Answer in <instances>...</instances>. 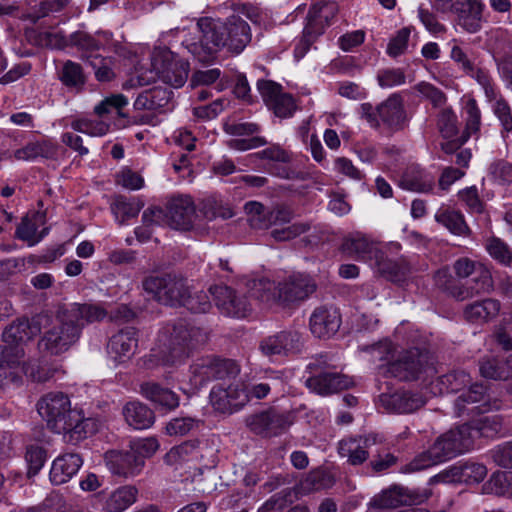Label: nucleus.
Listing matches in <instances>:
<instances>
[{
	"mask_svg": "<svg viewBox=\"0 0 512 512\" xmlns=\"http://www.w3.org/2000/svg\"><path fill=\"white\" fill-rule=\"evenodd\" d=\"M43 224V217L35 214L32 217L22 219L16 230V236L26 242L29 246L39 243L49 232L47 227L38 231L39 225Z\"/></svg>",
	"mask_w": 512,
	"mask_h": 512,
	"instance_id": "39",
	"label": "nucleus"
},
{
	"mask_svg": "<svg viewBox=\"0 0 512 512\" xmlns=\"http://www.w3.org/2000/svg\"><path fill=\"white\" fill-rule=\"evenodd\" d=\"M371 353L374 359L387 362L388 373L400 380H414L433 370L429 355L419 349L402 351L395 358L396 347L389 340L373 345Z\"/></svg>",
	"mask_w": 512,
	"mask_h": 512,
	"instance_id": "4",
	"label": "nucleus"
},
{
	"mask_svg": "<svg viewBox=\"0 0 512 512\" xmlns=\"http://www.w3.org/2000/svg\"><path fill=\"white\" fill-rule=\"evenodd\" d=\"M151 75L141 84H149L158 77L162 82L174 87H182L188 78L189 63L167 48H155L151 55Z\"/></svg>",
	"mask_w": 512,
	"mask_h": 512,
	"instance_id": "6",
	"label": "nucleus"
},
{
	"mask_svg": "<svg viewBox=\"0 0 512 512\" xmlns=\"http://www.w3.org/2000/svg\"><path fill=\"white\" fill-rule=\"evenodd\" d=\"M59 78L67 87L79 88L85 83V76L81 65L71 60L63 64Z\"/></svg>",
	"mask_w": 512,
	"mask_h": 512,
	"instance_id": "49",
	"label": "nucleus"
},
{
	"mask_svg": "<svg viewBox=\"0 0 512 512\" xmlns=\"http://www.w3.org/2000/svg\"><path fill=\"white\" fill-rule=\"evenodd\" d=\"M83 464L79 454L65 453L54 459L50 469V481L55 485H61L72 479Z\"/></svg>",
	"mask_w": 512,
	"mask_h": 512,
	"instance_id": "27",
	"label": "nucleus"
},
{
	"mask_svg": "<svg viewBox=\"0 0 512 512\" xmlns=\"http://www.w3.org/2000/svg\"><path fill=\"white\" fill-rule=\"evenodd\" d=\"M138 494L135 486L123 485L109 492L102 491L96 498L103 511L124 512L137 501Z\"/></svg>",
	"mask_w": 512,
	"mask_h": 512,
	"instance_id": "19",
	"label": "nucleus"
},
{
	"mask_svg": "<svg viewBox=\"0 0 512 512\" xmlns=\"http://www.w3.org/2000/svg\"><path fill=\"white\" fill-rule=\"evenodd\" d=\"M200 447L194 442H184L170 449L165 455V461L175 469L187 465L188 468L196 467L202 458Z\"/></svg>",
	"mask_w": 512,
	"mask_h": 512,
	"instance_id": "31",
	"label": "nucleus"
},
{
	"mask_svg": "<svg viewBox=\"0 0 512 512\" xmlns=\"http://www.w3.org/2000/svg\"><path fill=\"white\" fill-rule=\"evenodd\" d=\"M405 74L399 68L385 69L377 75L378 84L382 88H392L405 83Z\"/></svg>",
	"mask_w": 512,
	"mask_h": 512,
	"instance_id": "63",
	"label": "nucleus"
},
{
	"mask_svg": "<svg viewBox=\"0 0 512 512\" xmlns=\"http://www.w3.org/2000/svg\"><path fill=\"white\" fill-rule=\"evenodd\" d=\"M487 468L480 463L466 462L453 465L449 469L434 476L431 480L436 482H458L465 484H477L484 480Z\"/></svg>",
	"mask_w": 512,
	"mask_h": 512,
	"instance_id": "17",
	"label": "nucleus"
},
{
	"mask_svg": "<svg viewBox=\"0 0 512 512\" xmlns=\"http://www.w3.org/2000/svg\"><path fill=\"white\" fill-rule=\"evenodd\" d=\"M247 427L255 434L271 437L281 433L287 424L286 418L274 410L262 411L245 419Z\"/></svg>",
	"mask_w": 512,
	"mask_h": 512,
	"instance_id": "22",
	"label": "nucleus"
},
{
	"mask_svg": "<svg viewBox=\"0 0 512 512\" xmlns=\"http://www.w3.org/2000/svg\"><path fill=\"white\" fill-rule=\"evenodd\" d=\"M341 324V318L336 308L320 307L310 317L311 332L318 338L330 337L335 334Z\"/></svg>",
	"mask_w": 512,
	"mask_h": 512,
	"instance_id": "26",
	"label": "nucleus"
},
{
	"mask_svg": "<svg viewBox=\"0 0 512 512\" xmlns=\"http://www.w3.org/2000/svg\"><path fill=\"white\" fill-rule=\"evenodd\" d=\"M440 463L442 462L440 458L435 457V450L431 445L428 450L418 454L413 458V460L402 466L400 472L404 474L414 473L425 470Z\"/></svg>",
	"mask_w": 512,
	"mask_h": 512,
	"instance_id": "48",
	"label": "nucleus"
},
{
	"mask_svg": "<svg viewBox=\"0 0 512 512\" xmlns=\"http://www.w3.org/2000/svg\"><path fill=\"white\" fill-rule=\"evenodd\" d=\"M489 172L493 180L499 184L512 182V165L506 161L492 163Z\"/></svg>",
	"mask_w": 512,
	"mask_h": 512,
	"instance_id": "64",
	"label": "nucleus"
},
{
	"mask_svg": "<svg viewBox=\"0 0 512 512\" xmlns=\"http://www.w3.org/2000/svg\"><path fill=\"white\" fill-rule=\"evenodd\" d=\"M360 114L374 128L379 127L382 122L390 129L400 130L406 122L403 100L397 93L389 96L377 107H373L370 103H362Z\"/></svg>",
	"mask_w": 512,
	"mask_h": 512,
	"instance_id": "8",
	"label": "nucleus"
},
{
	"mask_svg": "<svg viewBox=\"0 0 512 512\" xmlns=\"http://www.w3.org/2000/svg\"><path fill=\"white\" fill-rule=\"evenodd\" d=\"M486 249L489 255L499 263L507 266L512 264V251L501 239L493 237L487 240Z\"/></svg>",
	"mask_w": 512,
	"mask_h": 512,
	"instance_id": "51",
	"label": "nucleus"
},
{
	"mask_svg": "<svg viewBox=\"0 0 512 512\" xmlns=\"http://www.w3.org/2000/svg\"><path fill=\"white\" fill-rule=\"evenodd\" d=\"M212 294L217 307L222 313H240L243 307L235 309L231 304L236 294L234 290L225 285H216L209 289Z\"/></svg>",
	"mask_w": 512,
	"mask_h": 512,
	"instance_id": "45",
	"label": "nucleus"
},
{
	"mask_svg": "<svg viewBox=\"0 0 512 512\" xmlns=\"http://www.w3.org/2000/svg\"><path fill=\"white\" fill-rule=\"evenodd\" d=\"M137 331L133 327H127L114 334L107 345V352L111 360L116 364L128 361L137 348Z\"/></svg>",
	"mask_w": 512,
	"mask_h": 512,
	"instance_id": "21",
	"label": "nucleus"
},
{
	"mask_svg": "<svg viewBox=\"0 0 512 512\" xmlns=\"http://www.w3.org/2000/svg\"><path fill=\"white\" fill-rule=\"evenodd\" d=\"M435 457L446 462L472 449V436L469 425H460L440 435L432 444Z\"/></svg>",
	"mask_w": 512,
	"mask_h": 512,
	"instance_id": "12",
	"label": "nucleus"
},
{
	"mask_svg": "<svg viewBox=\"0 0 512 512\" xmlns=\"http://www.w3.org/2000/svg\"><path fill=\"white\" fill-rule=\"evenodd\" d=\"M493 111L496 117L501 122L503 128L510 132L512 131V111L508 103L498 93L497 98L493 99Z\"/></svg>",
	"mask_w": 512,
	"mask_h": 512,
	"instance_id": "62",
	"label": "nucleus"
},
{
	"mask_svg": "<svg viewBox=\"0 0 512 512\" xmlns=\"http://www.w3.org/2000/svg\"><path fill=\"white\" fill-rule=\"evenodd\" d=\"M381 401L396 413H411L425 404V399L420 393L410 391L396 392L391 395H382Z\"/></svg>",
	"mask_w": 512,
	"mask_h": 512,
	"instance_id": "35",
	"label": "nucleus"
},
{
	"mask_svg": "<svg viewBox=\"0 0 512 512\" xmlns=\"http://www.w3.org/2000/svg\"><path fill=\"white\" fill-rule=\"evenodd\" d=\"M123 415L127 424L137 430L151 427L155 420L154 412L138 401L127 403L123 408Z\"/></svg>",
	"mask_w": 512,
	"mask_h": 512,
	"instance_id": "36",
	"label": "nucleus"
},
{
	"mask_svg": "<svg viewBox=\"0 0 512 512\" xmlns=\"http://www.w3.org/2000/svg\"><path fill=\"white\" fill-rule=\"evenodd\" d=\"M39 415L53 432L63 434L64 441L77 444L96 431V422L85 418L82 411L71 408V402L62 392L48 393L37 404Z\"/></svg>",
	"mask_w": 512,
	"mask_h": 512,
	"instance_id": "2",
	"label": "nucleus"
},
{
	"mask_svg": "<svg viewBox=\"0 0 512 512\" xmlns=\"http://www.w3.org/2000/svg\"><path fill=\"white\" fill-rule=\"evenodd\" d=\"M316 289V284L308 275L291 276L278 286V298L282 302H295L306 299Z\"/></svg>",
	"mask_w": 512,
	"mask_h": 512,
	"instance_id": "24",
	"label": "nucleus"
},
{
	"mask_svg": "<svg viewBox=\"0 0 512 512\" xmlns=\"http://www.w3.org/2000/svg\"><path fill=\"white\" fill-rule=\"evenodd\" d=\"M158 448V440L154 437L139 438L130 443V450L142 461L154 455Z\"/></svg>",
	"mask_w": 512,
	"mask_h": 512,
	"instance_id": "54",
	"label": "nucleus"
},
{
	"mask_svg": "<svg viewBox=\"0 0 512 512\" xmlns=\"http://www.w3.org/2000/svg\"><path fill=\"white\" fill-rule=\"evenodd\" d=\"M41 332L40 316L28 319H17L8 325L2 332L3 347L23 348V345L31 341Z\"/></svg>",
	"mask_w": 512,
	"mask_h": 512,
	"instance_id": "16",
	"label": "nucleus"
},
{
	"mask_svg": "<svg viewBox=\"0 0 512 512\" xmlns=\"http://www.w3.org/2000/svg\"><path fill=\"white\" fill-rule=\"evenodd\" d=\"M167 216L171 227L179 230H188L196 216L192 199L189 196L173 198L169 203Z\"/></svg>",
	"mask_w": 512,
	"mask_h": 512,
	"instance_id": "25",
	"label": "nucleus"
},
{
	"mask_svg": "<svg viewBox=\"0 0 512 512\" xmlns=\"http://www.w3.org/2000/svg\"><path fill=\"white\" fill-rule=\"evenodd\" d=\"M306 384L311 391L319 395H328L347 389L350 387L351 381L338 373H322L307 379Z\"/></svg>",
	"mask_w": 512,
	"mask_h": 512,
	"instance_id": "33",
	"label": "nucleus"
},
{
	"mask_svg": "<svg viewBox=\"0 0 512 512\" xmlns=\"http://www.w3.org/2000/svg\"><path fill=\"white\" fill-rule=\"evenodd\" d=\"M69 45L76 48L81 58L88 62L94 59L95 55H99L98 51L101 49L113 51L119 56L124 55V47L113 39L109 31H98L95 35L85 31L73 32L69 36Z\"/></svg>",
	"mask_w": 512,
	"mask_h": 512,
	"instance_id": "10",
	"label": "nucleus"
},
{
	"mask_svg": "<svg viewBox=\"0 0 512 512\" xmlns=\"http://www.w3.org/2000/svg\"><path fill=\"white\" fill-rule=\"evenodd\" d=\"M439 383L445 387L446 392H461L471 384V378L463 370L453 371L439 378Z\"/></svg>",
	"mask_w": 512,
	"mask_h": 512,
	"instance_id": "50",
	"label": "nucleus"
},
{
	"mask_svg": "<svg viewBox=\"0 0 512 512\" xmlns=\"http://www.w3.org/2000/svg\"><path fill=\"white\" fill-rule=\"evenodd\" d=\"M480 373L483 377L494 380H505L510 377L506 363L500 365L496 359H487L480 364Z\"/></svg>",
	"mask_w": 512,
	"mask_h": 512,
	"instance_id": "56",
	"label": "nucleus"
},
{
	"mask_svg": "<svg viewBox=\"0 0 512 512\" xmlns=\"http://www.w3.org/2000/svg\"><path fill=\"white\" fill-rule=\"evenodd\" d=\"M206 341L201 329L185 321L165 325L158 334V349L151 357L157 358L162 366L172 367L184 362L192 349Z\"/></svg>",
	"mask_w": 512,
	"mask_h": 512,
	"instance_id": "3",
	"label": "nucleus"
},
{
	"mask_svg": "<svg viewBox=\"0 0 512 512\" xmlns=\"http://www.w3.org/2000/svg\"><path fill=\"white\" fill-rule=\"evenodd\" d=\"M338 11L335 2H320L313 5L307 14L306 25L304 27L305 36L318 37L326 27L331 24V20Z\"/></svg>",
	"mask_w": 512,
	"mask_h": 512,
	"instance_id": "23",
	"label": "nucleus"
},
{
	"mask_svg": "<svg viewBox=\"0 0 512 512\" xmlns=\"http://www.w3.org/2000/svg\"><path fill=\"white\" fill-rule=\"evenodd\" d=\"M64 314L72 323L85 324L102 321L108 315L106 309L99 304L72 303L61 308Z\"/></svg>",
	"mask_w": 512,
	"mask_h": 512,
	"instance_id": "30",
	"label": "nucleus"
},
{
	"mask_svg": "<svg viewBox=\"0 0 512 512\" xmlns=\"http://www.w3.org/2000/svg\"><path fill=\"white\" fill-rule=\"evenodd\" d=\"M376 436L369 435L365 437L343 439L339 443V454L351 465H359L368 459L367 449L376 444Z\"/></svg>",
	"mask_w": 512,
	"mask_h": 512,
	"instance_id": "28",
	"label": "nucleus"
},
{
	"mask_svg": "<svg viewBox=\"0 0 512 512\" xmlns=\"http://www.w3.org/2000/svg\"><path fill=\"white\" fill-rule=\"evenodd\" d=\"M483 7L480 0H468L462 4L460 21L468 32L475 33L480 29Z\"/></svg>",
	"mask_w": 512,
	"mask_h": 512,
	"instance_id": "43",
	"label": "nucleus"
},
{
	"mask_svg": "<svg viewBox=\"0 0 512 512\" xmlns=\"http://www.w3.org/2000/svg\"><path fill=\"white\" fill-rule=\"evenodd\" d=\"M71 128L92 137H101L108 133L110 125L104 120L80 118L71 122Z\"/></svg>",
	"mask_w": 512,
	"mask_h": 512,
	"instance_id": "46",
	"label": "nucleus"
},
{
	"mask_svg": "<svg viewBox=\"0 0 512 512\" xmlns=\"http://www.w3.org/2000/svg\"><path fill=\"white\" fill-rule=\"evenodd\" d=\"M111 209L116 220L123 224L129 219L137 217L141 210V205L135 200L119 197L113 202Z\"/></svg>",
	"mask_w": 512,
	"mask_h": 512,
	"instance_id": "47",
	"label": "nucleus"
},
{
	"mask_svg": "<svg viewBox=\"0 0 512 512\" xmlns=\"http://www.w3.org/2000/svg\"><path fill=\"white\" fill-rule=\"evenodd\" d=\"M128 105V99L122 94H115L103 99L98 105L95 106V113L102 117L105 114L111 113L113 110L120 116L121 109Z\"/></svg>",
	"mask_w": 512,
	"mask_h": 512,
	"instance_id": "53",
	"label": "nucleus"
},
{
	"mask_svg": "<svg viewBox=\"0 0 512 512\" xmlns=\"http://www.w3.org/2000/svg\"><path fill=\"white\" fill-rule=\"evenodd\" d=\"M107 469L116 476L129 478L138 475L144 467V461L132 451H107L104 455Z\"/></svg>",
	"mask_w": 512,
	"mask_h": 512,
	"instance_id": "20",
	"label": "nucleus"
},
{
	"mask_svg": "<svg viewBox=\"0 0 512 512\" xmlns=\"http://www.w3.org/2000/svg\"><path fill=\"white\" fill-rule=\"evenodd\" d=\"M230 101L226 98H219L212 103L200 105L193 108L195 117L202 120H211L216 118L228 105Z\"/></svg>",
	"mask_w": 512,
	"mask_h": 512,
	"instance_id": "55",
	"label": "nucleus"
},
{
	"mask_svg": "<svg viewBox=\"0 0 512 512\" xmlns=\"http://www.w3.org/2000/svg\"><path fill=\"white\" fill-rule=\"evenodd\" d=\"M469 432L472 436V443L477 437L492 438L502 429V418L499 415H484L469 423Z\"/></svg>",
	"mask_w": 512,
	"mask_h": 512,
	"instance_id": "41",
	"label": "nucleus"
},
{
	"mask_svg": "<svg viewBox=\"0 0 512 512\" xmlns=\"http://www.w3.org/2000/svg\"><path fill=\"white\" fill-rule=\"evenodd\" d=\"M41 336L37 347L43 356H59L80 338L82 325L72 323L60 308L54 317L41 316Z\"/></svg>",
	"mask_w": 512,
	"mask_h": 512,
	"instance_id": "5",
	"label": "nucleus"
},
{
	"mask_svg": "<svg viewBox=\"0 0 512 512\" xmlns=\"http://www.w3.org/2000/svg\"><path fill=\"white\" fill-rule=\"evenodd\" d=\"M463 116L466 122L468 135L479 131L481 126V111L475 99H469L463 107Z\"/></svg>",
	"mask_w": 512,
	"mask_h": 512,
	"instance_id": "52",
	"label": "nucleus"
},
{
	"mask_svg": "<svg viewBox=\"0 0 512 512\" xmlns=\"http://www.w3.org/2000/svg\"><path fill=\"white\" fill-rule=\"evenodd\" d=\"M24 348L3 347L0 345V389L19 387L26 372Z\"/></svg>",
	"mask_w": 512,
	"mask_h": 512,
	"instance_id": "11",
	"label": "nucleus"
},
{
	"mask_svg": "<svg viewBox=\"0 0 512 512\" xmlns=\"http://www.w3.org/2000/svg\"><path fill=\"white\" fill-rule=\"evenodd\" d=\"M268 108L280 118H288L293 115L296 110L294 99L291 95L283 93Z\"/></svg>",
	"mask_w": 512,
	"mask_h": 512,
	"instance_id": "59",
	"label": "nucleus"
},
{
	"mask_svg": "<svg viewBox=\"0 0 512 512\" xmlns=\"http://www.w3.org/2000/svg\"><path fill=\"white\" fill-rule=\"evenodd\" d=\"M411 29L404 27L390 40L387 46V53L391 57H397L405 52L408 46Z\"/></svg>",
	"mask_w": 512,
	"mask_h": 512,
	"instance_id": "61",
	"label": "nucleus"
},
{
	"mask_svg": "<svg viewBox=\"0 0 512 512\" xmlns=\"http://www.w3.org/2000/svg\"><path fill=\"white\" fill-rule=\"evenodd\" d=\"M434 219L454 235L465 236L469 232V228L462 213L450 207L441 206L436 211Z\"/></svg>",
	"mask_w": 512,
	"mask_h": 512,
	"instance_id": "38",
	"label": "nucleus"
},
{
	"mask_svg": "<svg viewBox=\"0 0 512 512\" xmlns=\"http://www.w3.org/2000/svg\"><path fill=\"white\" fill-rule=\"evenodd\" d=\"M293 218V211L284 205H279L267 211V218L261 222V227L268 228L272 225H282L289 223Z\"/></svg>",
	"mask_w": 512,
	"mask_h": 512,
	"instance_id": "58",
	"label": "nucleus"
},
{
	"mask_svg": "<svg viewBox=\"0 0 512 512\" xmlns=\"http://www.w3.org/2000/svg\"><path fill=\"white\" fill-rule=\"evenodd\" d=\"M437 124L442 136L446 139H451V142L442 145V149L445 152H452L453 149L459 148L467 140V137L457 140L453 139L458 133V126L457 116L451 109H444L440 112Z\"/></svg>",
	"mask_w": 512,
	"mask_h": 512,
	"instance_id": "37",
	"label": "nucleus"
},
{
	"mask_svg": "<svg viewBox=\"0 0 512 512\" xmlns=\"http://www.w3.org/2000/svg\"><path fill=\"white\" fill-rule=\"evenodd\" d=\"M343 249L348 254L377 268L381 273H386L389 270L390 265L380 245L366 236L355 235L346 239Z\"/></svg>",
	"mask_w": 512,
	"mask_h": 512,
	"instance_id": "14",
	"label": "nucleus"
},
{
	"mask_svg": "<svg viewBox=\"0 0 512 512\" xmlns=\"http://www.w3.org/2000/svg\"><path fill=\"white\" fill-rule=\"evenodd\" d=\"M33 42L39 47L49 49H63L69 45V39L66 40L63 33L55 28L38 31L34 35Z\"/></svg>",
	"mask_w": 512,
	"mask_h": 512,
	"instance_id": "44",
	"label": "nucleus"
},
{
	"mask_svg": "<svg viewBox=\"0 0 512 512\" xmlns=\"http://www.w3.org/2000/svg\"><path fill=\"white\" fill-rule=\"evenodd\" d=\"M196 38L186 37L183 44L199 61L206 62L211 55L221 48L239 54L251 41L249 25L232 14L225 21L203 17L192 26Z\"/></svg>",
	"mask_w": 512,
	"mask_h": 512,
	"instance_id": "1",
	"label": "nucleus"
},
{
	"mask_svg": "<svg viewBox=\"0 0 512 512\" xmlns=\"http://www.w3.org/2000/svg\"><path fill=\"white\" fill-rule=\"evenodd\" d=\"M500 311V303L495 299L474 302L465 308V318L470 322L484 323L495 318Z\"/></svg>",
	"mask_w": 512,
	"mask_h": 512,
	"instance_id": "40",
	"label": "nucleus"
},
{
	"mask_svg": "<svg viewBox=\"0 0 512 512\" xmlns=\"http://www.w3.org/2000/svg\"><path fill=\"white\" fill-rule=\"evenodd\" d=\"M142 286L153 299L169 306H183L188 293L185 281L170 274L148 276Z\"/></svg>",
	"mask_w": 512,
	"mask_h": 512,
	"instance_id": "9",
	"label": "nucleus"
},
{
	"mask_svg": "<svg viewBox=\"0 0 512 512\" xmlns=\"http://www.w3.org/2000/svg\"><path fill=\"white\" fill-rule=\"evenodd\" d=\"M239 372L238 364L231 359L205 356L190 365L188 382L191 389H199L213 380L236 377Z\"/></svg>",
	"mask_w": 512,
	"mask_h": 512,
	"instance_id": "7",
	"label": "nucleus"
},
{
	"mask_svg": "<svg viewBox=\"0 0 512 512\" xmlns=\"http://www.w3.org/2000/svg\"><path fill=\"white\" fill-rule=\"evenodd\" d=\"M466 74L474 78L477 81V83L482 87L484 94L489 102H492L493 99L497 98V94L499 93V91L497 90L491 76L487 71L474 67L473 72Z\"/></svg>",
	"mask_w": 512,
	"mask_h": 512,
	"instance_id": "57",
	"label": "nucleus"
},
{
	"mask_svg": "<svg viewBox=\"0 0 512 512\" xmlns=\"http://www.w3.org/2000/svg\"><path fill=\"white\" fill-rule=\"evenodd\" d=\"M183 306L194 313H205L211 308V303L204 291L196 292L193 295L188 292Z\"/></svg>",
	"mask_w": 512,
	"mask_h": 512,
	"instance_id": "60",
	"label": "nucleus"
},
{
	"mask_svg": "<svg viewBox=\"0 0 512 512\" xmlns=\"http://www.w3.org/2000/svg\"><path fill=\"white\" fill-rule=\"evenodd\" d=\"M248 292L254 299L272 304L279 301L278 298V287L275 286L274 282L265 279H254L247 283Z\"/></svg>",
	"mask_w": 512,
	"mask_h": 512,
	"instance_id": "42",
	"label": "nucleus"
},
{
	"mask_svg": "<svg viewBox=\"0 0 512 512\" xmlns=\"http://www.w3.org/2000/svg\"><path fill=\"white\" fill-rule=\"evenodd\" d=\"M454 271L460 278H467L475 275L473 283L478 285V290H491L492 277L490 271L483 264L469 258H460L454 263Z\"/></svg>",
	"mask_w": 512,
	"mask_h": 512,
	"instance_id": "29",
	"label": "nucleus"
},
{
	"mask_svg": "<svg viewBox=\"0 0 512 512\" xmlns=\"http://www.w3.org/2000/svg\"><path fill=\"white\" fill-rule=\"evenodd\" d=\"M302 346V335L296 330H286L264 338L259 348L265 356L272 357L299 353Z\"/></svg>",
	"mask_w": 512,
	"mask_h": 512,
	"instance_id": "15",
	"label": "nucleus"
},
{
	"mask_svg": "<svg viewBox=\"0 0 512 512\" xmlns=\"http://www.w3.org/2000/svg\"><path fill=\"white\" fill-rule=\"evenodd\" d=\"M455 412L457 416H463L465 413L479 414L490 409L487 400L486 388L481 384H470L455 400Z\"/></svg>",
	"mask_w": 512,
	"mask_h": 512,
	"instance_id": "18",
	"label": "nucleus"
},
{
	"mask_svg": "<svg viewBox=\"0 0 512 512\" xmlns=\"http://www.w3.org/2000/svg\"><path fill=\"white\" fill-rule=\"evenodd\" d=\"M435 177L419 166H409L399 180V186L405 190L427 193L432 190Z\"/></svg>",
	"mask_w": 512,
	"mask_h": 512,
	"instance_id": "32",
	"label": "nucleus"
},
{
	"mask_svg": "<svg viewBox=\"0 0 512 512\" xmlns=\"http://www.w3.org/2000/svg\"><path fill=\"white\" fill-rule=\"evenodd\" d=\"M140 392L147 400L165 410H174L179 406L180 400L178 395L156 382H145L141 384Z\"/></svg>",
	"mask_w": 512,
	"mask_h": 512,
	"instance_id": "34",
	"label": "nucleus"
},
{
	"mask_svg": "<svg viewBox=\"0 0 512 512\" xmlns=\"http://www.w3.org/2000/svg\"><path fill=\"white\" fill-rule=\"evenodd\" d=\"M213 409L221 414L231 415L248 403L245 383H233L227 387L215 385L209 395Z\"/></svg>",
	"mask_w": 512,
	"mask_h": 512,
	"instance_id": "13",
	"label": "nucleus"
}]
</instances>
